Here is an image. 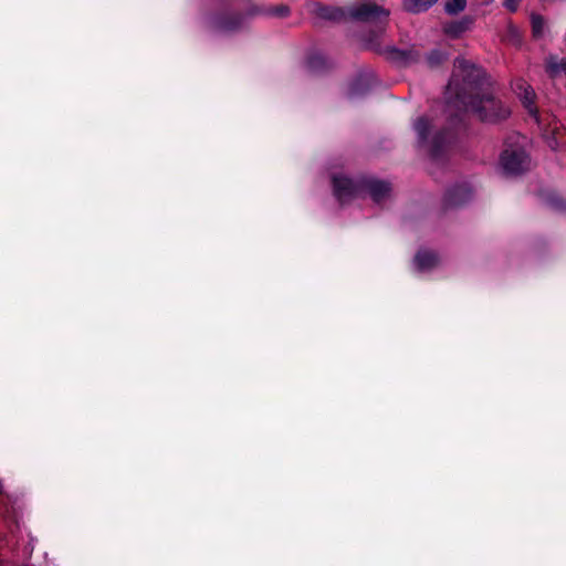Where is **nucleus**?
I'll return each instance as SVG.
<instances>
[{
	"instance_id": "nucleus-1",
	"label": "nucleus",
	"mask_w": 566,
	"mask_h": 566,
	"mask_svg": "<svg viewBox=\"0 0 566 566\" xmlns=\"http://www.w3.org/2000/svg\"><path fill=\"white\" fill-rule=\"evenodd\" d=\"M454 105H462L464 111H472L478 117L488 123H496L510 115V108L492 95H483L467 101V95L457 92Z\"/></svg>"
},
{
	"instance_id": "nucleus-2",
	"label": "nucleus",
	"mask_w": 566,
	"mask_h": 566,
	"mask_svg": "<svg viewBox=\"0 0 566 566\" xmlns=\"http://www.w3.org/2000/svg\"><path fill=\"white\" fill-rule=\"evenodd\" d=\"M530 158L521 147L507 148L501 155V166L507 175H520L530 168Z\"/></svg>"
},
{
	"instance_id": "nucleus-3",
	"label": "nucleus",
	"mask_w": 566,
	"mask_h": 566,
	"mask_svg": "<svg viewBox=\"0 0 566 566\" xmlns=\"http://www.w3.org/2000/svg\"><path fill=\"white\" fill-rule=\"evenodd\" d=\"M349 15L359 21L381 22L389 15V11L371 2H363L349 9Z\"/></svg>"
},
{
	"instance_id": "nucleus-4",
	"label": "nucleus",
	"mask_w": 566,
	"mask_h": 566,
	"mask_svg": "<svg viewBox=\"0 0 566 566\" xmlns=\"http://www.w3.org/2000/svg\"><path fill=\"white\" fill-rule=\"evenodd\" d=\"M334 195L339 202H346L358 196L360 185L345 176L333 177Z\"/></svg>"
},
{
	"instance_id": "nucleus-5",
	"label": "nucleus",
	"mask_w": 566,
	"mask_h": 566,
	"mask_svg": "<svg viewBox=\"0 0 566 566\" xmlns=\"http://www.w3.org/2000/svg\"><path fill=\"white\" fill-rule=\"evenodd\" d=\"M455 70H457V73L452 76V78L448 85V91L450 93L455 91V88L458 86L455 78L459 75L463 76L464 84L471 88L472 84L474 82L472 78L478 77L480 74V70H478L473 64H471L470 62H468L463 59L455 61Z\"/></svg>"
},
{
	"instance_id": "nucleus-6",
	"label": "nucleus",
	"mask_w": 566,
	"mask_h": 566,
	"mask_svg": "<svg viewBox=\"0 0 566 566\" xmlns=\"http://www.w3.org/2000/svg\"><path fill=\"white\" fill-rule=\"evenodd\" d=\"M516 94L520 96V98L522 99L524 106L530 111V113H535V107H534V98H535V93L533 91V88L525 82L523 81H518L516 82L515 84V87H514Z\"/></svg>"
},
{
	"instance_id": "nucleus-7",
	"label": "nucleus",
	"mask_w": 566,
	"mask_h": 566,
	"mask_svg": "<svg viewBox=\"0 0 566 566\" xmlns=\"http://www.w3.org/2000/svg\"><path fill=\"white\" fill-rule=\"evenodd\" d=\"M368 190L376 202H380L390 193V186L387 182L373 180L368 182Z\"/></svg>"
},
{
	"instance_id": "nucleus-8",
	"label": "nucleus",
	"mask_w": 566,
	"mask_h": 566,
	"mask_svg": "<svg viewBox=\"0 0 566 566\" xmlns=\"http://www.w3.org/2000/svg\"><path fill=\"white\" fill-rule=\"evenodd\" d=\"M415 263L419 270L426 271L437 265L438 258L433 252L420 251L415 258Z\"/></svg>"
},
{
	"instance_id": "nucleus-9",
	"label": "nucleus",
	"mask_w": 566,
	"mask_h": 566,
	"mask_svg": "<svg viewBox=\"0 0 566 566\" xmlns=\"http://www.w3.org/2000/svg\"><path fill=\"white\" fill-rule=\"evenodd\" d=\"M437 0H405V8L410 12H420L429 9Z\"/></svg>"
},
{
	"instance_id": "nucleus-10",
	"label": "nucleus",
	"mask_w": 566,
	"mask_h": 566,
	"mask_svg": "<svg viewBox=\"0 0 566 566\" xmlns=\"http://www.w3.org/2000/svg\"><path fill=\"white\" fill-rule=\"evenodd\" d=\"M468 25L463 21H453L443 25V32L452 38H457L467 30Z\"/></svg>"
},
{
	"instance_id": "nucleus-11",
	"label": "nucleus",
	"mask_w": 566,
	"mask_h": 566,
	"mask_svg": "<svg viewBox=\"0 0 566 566\" xmlns=\"http://www.w3.org/2000/svg\"><path fill=\"white\" fill-rule=\"evenodd\" d=\"M429 128H430V123L424 117H420L415 123V129H416V132L418 134V138H419L420 142H426L427 140V135H428Z\"/></svg>"
},
{
	"instance_id": "nucleus-12",
	"label": "nucleus",
	"mask_w": 566,
	"mask_h": 566,
	"mask_svg": "<svg viewBox=\"0 0 566 566\" xmlns=\"http://www.w3.org/2000/svg\"><path fill=\"white\" fill-rule=\"evenodd\" d=\"M547 71L555 75L562 71L566 72V60H560L557 62L554 57H551L547 62Z\"/></svg>"
},
{
	"instance_id": "nucleus-13",
	"label": "nucleus",
	"mask_w": 566,
	"mask_h": 566,
	"mask_svg": "<svg viewBox=\"0 0 566 566\" xmlns=\"http://www.w3.org/2000/svg\"><path fill=\"white\" fill-rule=\"evenodd\" d=\"M467 0H450L446 3V11L455 14L465 8Z\"/></svg>"
},
{
	"instance_id": "nucleus-14",
	"label": "nucleus",
	"mask_w": 566,
	"mask_h": 566,
	"mask_svg": "<svg viewBox=\"0 0 566 566\" xmlns=\"http://www.w3.org/2000/svg\"><path fill=\"white\" fill-rule=\"evenodd\" d=\"M532 30L535 36H541L544 30V20L538 14H532L531 17Z\"/></svg>"
},
{
	"instance_id": "nucleus-15",
	"label": "nucleus",
	"mask_w": 566,
	"mask_h": 566,
	"mask_svg": "<svg viewBox=\"0 0 566 566\" xmlns=\"http://www.w3.org/2000/svg\"><path fill=\"white\" fill-rule=\"evenodd\" d=\"M442 145L440 144V137H436L433 140V145L431 147V156L433 159H438L440 156V150L442 149Z\"/></svg>"
},
{
	"instance_id": "nucleus-16",
	"label": "nucleus",
	"mask_w": 566,
	"mask_h": 566,
	"mask_svg": "<svg viewBox=\"0 0 566 566\" xmlns=\"http://www.w3.org/2000/svg\"><path fill=\"white\" fill-rule=\"evenodd\" d=\"M444 59V55L438 51L432 52L428 56V62L430 65H437Z\"/></svg>"
},
{
	"instance_id": "nucleus-17",
	"label": "nucleus",
	"mask_w": 566,
	"mask_h": 566,
	"mask_svg": "<svg viewBox=\"0 0 566 566\" xmlns=\"http://www.w3.org/2000/svg\"><path fill=\"white\" fill-rule=\"evenodd\" d=\"M518 2H520V0H504V6L510 11H515L517 9Z\"/></svg>"
},
{
	"instance_id": "nucleus-18",
	"label": "nucleus",
	"mask_w": 566,
	"mask_h": 566,
	"mask_svg": "<svg viewBox=\"0 0 566 566\" xmlns=\"http://www.w3.org/2000/svg\"><path fill=\"white\" fill-rule=\"evenodd\" d=\"M289 12H290V10H289V8H287V7H285V6H281V7H277V8L275 9V12H274V13H275L276 15H280V17H285V15H287V14H289Z\"/></svg>"
}]
</instances>
